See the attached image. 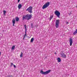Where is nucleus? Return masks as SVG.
<instances>
[{
    "label": "nucleus",
    "mask_w": 77,
    "mask_h": 77,
    "mask_svg": "<svg viewBox=\"0 0 77 77\" xmlns=\"http://www.w3.org/2000/svg\"><path fill=\"white\" fill-rule=\"evenodd\" d=\"M32 17V16L30 14H27L24 17H23V20H29L30 19H31Z\"/></svg>",
    "instance_id": "obj_1"
},
{
    "label": "nucleus",
    "mask_w": 77,
    "mask_h": 77,
    "mask_svg": "<svg viewBox=\"0 0 77 77\" xmlns=\"http://www.w3.org/2000/svg\"><path fill=\"white\" fill-rule=\"evenodd\" d=\"M49 5H50L49 2L46 3L42 7V9H45V8H47V7L49 6Z\"/></svg>",
    "instance_id": "obj_2"
},
{
    "label": "nucleus",
    "mask_w": 77,
    "mask_h": 77,
    "mask_svg": "<svg viewBox=\"0 0 77 77\" xmlns=\"http://www.w3.org/2000/svg\"><path fill=\"white\" fill-rule=\"evenodd\" d=\"M51 71L50 70H48L47 71H46L45 72L43 71L42 70L40 71V73L42 74H43L44 75H45L46 74H47L50 72Z\"/></svg>",
    "instance_id": "obj_3"
},
{
    "label": "nucleus",
    "mask_w": 77,
    "mask_h": 77,
    "mask_svg": "<svg viewBox=\"0 0 77 77\" xmlns=\"http://www.w3.org/2000/svg\"><path fill=\"white\" fill-rule=\"evenodd\" d=\"M60 21L59 20H56L55 22V27L56 28H58L59 27V23Z\"/></svg>",
    "instance_id": "obj_4"
},
{
    "label": "nucleus",
    "mask_w": 77,
    "mask_h": 77,
    "mask_svg": "<svg viewBox=\"0 0 77 77\" xmlns=\"http://www.w3.org/2000/svg\"><path fill=\"white\" fill-rule=\"evenodd\" d=\"M54 13L55 15H56L57 17H58V18H60V12H59V11L57 10H56L55 11Z\"/></svg>",
    "instance_id": "obj_5"
},
{
    "label": "nucleus",
    "mask_w": 77,
    "mask_h": 77,
    "mask_svg": "<svg viewBox=\"0 0 77 77\" xmlns=\"http://www.w3.org/2000/svg\"><path fill=\"white\" fill-rule=\"evenodd\" d=\"M26 11H28L29 13H32V7H29L26 9Z\"/></svg>",
    "instance_id": "obj_6"
},
{
    "label": "nucleus",
    "mask_w": 77,
    "mask_h": 77,
    "mask_svg": "<svg viewBox=\"0 0 77 77\" xmlns=\"http://www.w3.org/2000/svg\"><path fill=\"white\" fill-rule=\"evenodd\" d=\"M69 42L70 46H71V45H72V38H69Z\"/></svg>",
    "instance_id": "obj_7"
},
{
    "label": "nucleus",
    "mask_w": 77,
    "mask_h": 77,
    "mask_svg": "<svg viewBox=\"0 0 77 77\" xmlns=\"http://www.w3.org/2000/svg\"><path fill=\"white\" fill-rule=\"evenodd\" d=\"M12 22L13 23V26H15V20L14 19L13 20Z\"/></svg>",
    "instance_id": "obj_8"
},
{
    "label": "nucleus",
    "mask_w": 77,
    "mask_h": 77,
    "mask_svg": "<svg viewBox=\"0 0 77 77\" xmlns=\"http://www.w3.org/2000/svg\"><path fill=\"white\" fill-rule=\"evenodd\" d=\"M22 7V5H21V4H19L18 5V8L19 9H20L21 7Z\"/></svg>",
    "instance_id": "obj_9"
},
{
    "label": "nucleus",
    "mask_w": 77,
    "mask_h": 77,
    "mask_svg": "<svg viewBox=\"0 0 77 77\" xmlns=\"http://www.w3.org/2000/svg\"><path fill=\"white\" fill-rule=\"evenodd\" d=\"M61 57H64L65 58V57H66V55L64 54H61Z\"/></svg>",
    "instance_id": "obj_10"
},
{
    "label": "nucleus",
    "mask_w": 77,
    "mask_h": 77,
    "mask_svg": "<svg viewBox=\"0 0 77 77\" xmlns=\"http://www.w3.org/2000/svg\"><path fill=\"white\" fill-rule=\"evenodd\" d=\"M33 41H34V38H32L31 39L30 42H33Z\"/></svg>",
    "instance_id": "obj_11"
},
{
    "label": "nucleus",
    "mask_w": 77,
    "mask_h": 77,
    "mask_svg": "<svg viewBox=\"0 0 77 77\" xmlns=\"http://www.w3.org/2000/svg\"><path fill=\"white\" fill-rule=\"evenodd\" d=\"M57 60L58 62H60L61 61V59L60 58H58L57 59Z\"/></svg>",
    "instance_id": "obj_12"
},
{
    "label": "nucleus",
    "mask_w": 77,
    "mask_h": 77,
    "mask_svg": "<svg viewBox=\"0 0 77 77\" xmlns=\"http://www.w3.org/2000/svg\"><path fill=\"white\" fill-rule=\"evenodd\" d=\"M19 21V18L18 17H16V21Z\"/></svg>",
    "instance_id": "obj_13"
},
{
    "label": "nucleus",
    "mask_w": 77,
    "mask_h": 77,
    "mask_svg": "<svg viewBox=\"0 0 77 77\" xmlns=\"http://www.w3.org/2000/svg\"><path fill=\"white\" fill-rule=\"evenodd\" d=\"M23 52H21L20 57H23Z\"/></svg>",
    "instance_id": "obj_14"
},
{
    "label": "nucleus",
    "mask_w": 77,
    "mask_h": 77,
    "mask_svg": "<svg viewBox=\"0 0 77 77\" xmlns=\"http://www.w3.org/2000/svg\"><path fill=\"white\" fill-rule=\"evenodd\" d=\"M15 48V46L14 45L11 48V50H13Z\"/></svg>",
    "instance_id": "obj_15"
},
{
    "label": "nucleus",
    "mask_w": 77,
    "mask_h": 77,
    "mask_svg": "<svg viewBox=\"0 0 77 77\" xmlns=\"http://www.w3.org/2000/svg\"><path fill=\"white\" fill-rule=\"evenodd\" d=\"M53 15H52L50 17L49 20H51L52 18H53Z\"/></svg>",
    "instance_id": "obj_16"
},
{
    "label": "nucleus",
    "mask_w": 77,
    "mask_h": 77,
    "mask_svg": "<svg viewBox=\"0 0 77 77\" xmlns=\"http://www.w3.org/2000/svg\"><path fill=\"white\" fill-rule=\"evenodd\" d=\"M6 11H5V10L3 11V13H4V15H5V14H6Z\"/></svg>",
    "instance_id": "obj_17"
},
{
    "label": "nucleus",
    "mask_w": 77,
    "mask_h": 77,
    "mask_svg": "<svg viewBox=\"0 0 77 77\" xmlns=\"http://www.w3.org/2000/svg\"><path fill=\"white\" fill-rule=\"evenodd\" d=\"M24 27H25V29H27V26H26V25H25L24 26Z\"/></svg>",
    "instance_id": "obj_18"
},
{
    "label": "nucleus",
    "mask_w": 77,
    "mask_h": 77,
    "mask_svg": "<svg viewBox=\"0 0 77 77\" xmlns=\"http://www.w3.org/2000/svg\"><path fill=\"white\" fill-rule=\"evenodd\" d=\"M14 65V64H13V63H11V67H12V66Z\"/></svg>",
    "instance_id": "obj_19"
},
{
    "label": "nucleus",
    "mask_w": 77,
    "mask_h": 77,
    "mask_svg": "<svg viewBox=\"0 0 77 77\" xmlns=\"http://www.w3.org/2000/svg\"><path fill=\"white\" fill-rule=\"evenodd\" d=\"M27 34L26 33L25 34V35H23V37L24 38H26V35Z\"/></svg>",
    "instance_id": "obj_20"
},
{
    "label": "nucleus",
    "mask_w": 77,
    "mask_h": 77,
    "mask_svg": "<svg viewBox=\"0 0 77 77\" xmlns=\"http://www.w3.org/2000/svg\"><path fill=\"white\" fill-rule=\"evenodd\" d=\"M31 26L32 27H33V23H31Z\"/></svg>",
    "instance_id": "obj_21"
},
{
    "label": "nucleus",
    "mask_w": 77,
    "mask_h": 77,
    "mask_svg": "<svg viewBox=\"0 0 77 77\" xmlns=\"http://www.w3.org/2000/svg\"><path fill=\"white\" fill-rule=\"evenodd\" d=\"M26 32H27V29H25V33H26Z\"/></svg>",
    "instance_id": "obj_22"
},
{
    "label": "nucleus",
    "mask_w": 77,
    "mask_h": 77,
    "mask_svg": "<svg viewBox=\"0 0 77 77\" xmlns=\"http://www.w3.org/2000/svg\"><path fill=\"white\" fill-rule=\"evenodd\" d=\"M20 0H18L17 2L19 3V2H20Z\"/></svg>",
    "instance_id": "obj_23"
},
{
    "label": "nucleus",
    "mask_w": 77,
    "mask_h": 77,
    "mask_svg": "<svg viewBox=\"0 0 77 77\" xmlns=\"http://www.w3.org/2000/svg\"><path fill=\"white\" fill-rule=\"evenodd\" d=\"M14 66V67L15 68H16V66L14 65H13Z\"/></svg>",
    "instance_id": "obj_24"
},
{
    "label": "nucleus",
    "mask_w": 77,
    "mask_h": 77,
    "mask_svg": "<svg viewBox=\"0 0 77 77\" xmlns=\"http://www.w3.org/2000/svg\"><path fill=\"white\" fill-rule=\"evenodd\" d=\"M69 23H68V22H66V24H69Z\"/></svg>",
    "instance_id": "obj_25"
},
{
    "label": "nucleus",
    "mask_w": 77,
    "mask_h": 77,
    "mask_svg": "<svg viewBox=\"0 0 77 77\" xmlns=\"http://www.w3.org/2000/svg\"><path fill=\"white\" fill-rule=\"evenodd\" d=\"M23 39H25V37H23Z\"/></svg>",
    "instance_id": "obj_26"
},
{
    "label": "nucleus",
    "mask_w": 77,
    "mask_h": 77,
    "mask_svg": "<svg viewBox=\"0 0 77 77\" xmlns=\"http://www.w3.org/2000/svg\"><path fill=\"white\" fill-rule=\"evenodd\" d=\"M54 54H56V53L55 52V53H54Z\"/></svg>",
    "instance_id": "obj_27"
}]
</instances>
